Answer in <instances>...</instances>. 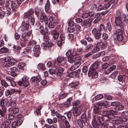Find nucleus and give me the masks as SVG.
<instances>
[{"instance_id":"f257e3e1","label":"nucleus","mask_w":128,"mask_h":128,"mask_svg":"<svg viewBox=\"0 0 128 128\" xmlns=\"http://www.w3.org/2000/svg\"><path fill=\"white\" fill-rule=\"evenodd\" d=\"M102 114L103 116L101 117L102 119V121L103 122L108 121L112 119V122L113 123L119 124L123 122H126L127 120V119L126 118H120L114 116L110 114L108 111H103Z\"/></svg>"},{"instance_id":"f03ea898","label":"nucleus","mask_w":128,"mask_h":128,"mask_svg":"<svg viewBox=\"0 0 128 128\" xmlns=\"http://www.w3.org/2000/svg\"><path fill=\"white\" fill-rule=\"evenodd\" d=\"M18 6V5H17L14 1L12 2L11 4L8 1L6 2L5 5V14L7 15H10L14 10L17 9Z\"/></svg>"},{"instance_id":"7ed1b4c3","label":"nucleus","mask_w":128,"mask_h":128,"mask_svg":"<svg viewBox=\"0 0 128 128\" xmlns=\"http://www.w3.org/2000/svg\"><path fill=\"white\" fill-rule=\"evenodd\" d=\"M102 120L101 117L98 115H95L92 121V126L94 128H98Z\"/></svg>"},{"instance_id":"20e7f679","label":"nucleus","mask_w":128,"mask_h":128,"mask_svg":"<svg viewBox=\"0 0 128 128\" xmlns=\"http://www.w3.org/2000/svg\"><path fill=\"white\" fill-rule=\"evenodd\" d=\"M10 103L7 98L2 99L0 102V104L3 113L6 114V107H8L10 105Z\"/></svg>"},{"instance_id":"39448f33","label":"nucleus","mask_w":128,"mask_h":128,"mask_svg":"<svg viewBox=\"0 0 128 128\" xmlns=\"http://www.w3.org/2000/svg\"><path fill=\"white\" fill-rule=\"evenodd\" d=\"M100 61L98 60L94 62L92 65L90 67V69L89 70L88 75V76H90L94 71H96L98 65L100 64Z\"/></svg>"},{"instance_id":"423d86ee","label":"nucleus","mask_w":128,"mask_h":128,"mask_svg":"<svg viewBox=\"0 0 128 128\" xmlns=\"http://www.w3.org/2000/svg\"><path fill=\"white\" fill-rule=\"evenodd\" d=\"M119 15L116 12L115 16V23L116 26H120L122 29H124V25L120 18Z\"/></svg>"},{"instance_id":"0eeeda50","label":"nucleus","mask_w":128,"mask_h":128,"mask_svg":"<svg viewBox=\"0 0 128 128\" xmlns=\"http://www.w3.org/2000/svg\"><path fill=\"white\" fill-rule=\"evenodd\" d=\"M121 19L124 26L126 25L128 23V15L121 12L119 11H116Z\"/></svg>"},{"instance_id":"6e6552de","label":"nucleus","mask_w":128,"mask_h":128,"mask_svg":"<svg viewBox=\"0 0 128 128\" xmlns=\"http://www.w3.org/2000/svg\"><path fill=\"white\" fill-rule=\"evenodd\" d=\"M92 32L95 38L97 40H99L100 38L102 32L100 29H97L96 28H94L92 30Z\"/></svg>"},{"instance_id":"1a4fd4ad","label":"nucleus","mask_w":128,"mask_h":128,"mask_svg":"<svg viewBox=\"0 0 128 128\" xmlns=\"http://www.w3.org/2000/svg\"><path fill=\"white\" fill-rule=\"evenodd\" d=\"M66 54L68 61L69 63L72 64L74 63L75 61L74 59V56L71 54L70 50H68L66 53Z\"/></svg>"},{"instance_id":"9d476101","label":"nucleus","mask_w":128,"mask_h":128,"mask_svg":"<svg viewBox=\"0 0 128 128\" xmlns=\"http://www.w3.org/2000/svg\"><path fill=\"white\" fill-rule=\"evenodd\" d=\"M66 59L63 56H59L57 58L58 62L60 63V64L63 66H66Z\"/></svg>"},{"instance_id":"9b49d317","label":"nucleus","mask_w":128,"mask_h":128,"mask_svg":"<svg viewBox=\"0 0 128 128\" xmlns=\"http://www.w3.org/2000/svg\"><path fill=\"white\" fill-rule=\"evenodd\" d=\"M82 110V107L81 106L78 108L75 107L74 110L73 114L74 115L76 114V116H79L81 113Z\"/></svg>"},{"instance_id":"f8f14e48","label":"nucleus","mask_w":128,"mask_h":128,"mask_svg":"<svg viewBox=\"0 0 128 128\" xmlns=\"http://www.w3.org/2000/svg\"><path fill=\"white\" fill-rule=\"evenodd\" d=\"M40 20L42 22H44L45 24H48V20L46 16L44 14L41 13V14Z\"/></svg>"},{"instance_id":"ddd939ff","label":"nucleus","mask_w":128,"mask_h":128,"mask_svg":"<svg viewBox=\"0 0 128 128\" xmlns=\"http://www.w3.org/2000/svg\"><path fill=\"white\" fill-rule=\"evenodd\" d=\"M29 78L26 76H24L22 80L23 83V86L25 87L28 86L29 84L28 81Z\"/></svg>"},{"instance_id":"4468645a","label":"nucleus","mask_w":128,"mask_h":128,"mask_svg":"<svg viewBox=\"0 0 128 128\" xmlns=\"http://www.w3.org/2000/svg\"><path fill=\"white\" fill-rule=\"evenodd\" d=\"M22 28L21 29V30L24 31L26 30H28L29 27V23L28 22H25L24 21H23L22 24Z\"/></svg>"},{"instance_id":"2eb2a0df","label":"nucleus","mask_w":128,"mask_h":128,"mask_svg":"<svg viewBox=\"0 0 128 128\" xmlns=\"http://www.w3.org/2000/svg\"><path fill=\"white\" fill-rule=\"evenodd\" d=\"M31 32L30 31L27 32H25L23 33L22 36V37L23 39L25 40L26 39V40L28 41V39L29 37L30 36Z\"/></svg>"},{"instance_id":"dca6fc26","label":"nucleus","mask_w":128,"mask_h":128,"mask_svg":"<svg viewBox=\"0 0 128 128\" xmlns=\"http://www.w3.org/2000/svg\"><path fill=\"white\" fill-rule=\"evenodd\" d=\"M108 104V102L105 100H103L100 102L98 104H97V107L99 108H101L102 106H105Z\"/></svg>"},{"instance_id":"f3484780","label":"nucleus","mask_w":128,"mask_h":128,"mask_svg":"<svg viewBox=\"0 0 128 128\" xmlns=\"http://www.w3.org/2000/svg\"><path fill=\"white\" fill-rule=\"evenodd\" d=\"M72 98L70 97L67 99V101L64 104H62V105L64 107H68L70 106V101L72 100Z\"/></svg>"},{"instance_id":"a211bd4d","label":"nucleus","mask_w":128,"mask_h":128,"mask_svg":"<svg viewBox=\"0 0 128 128\" xmlns=\"http://www.w3.org/2000/svg\"><path fill=\"white\" fill-rule=\"evenodd\" d=\"M34 12L32 9H30L28 12H27L24 15V18H28V19L30 18V16Z\"/></svg>"},{"instance_id":"6ab92c4d","label":"nucleus","mask_w":128,"mask_h":128,"mask_svg":"<svg viewBox=\"0 0 128 128\" xmlns=\"http://www.w3.org/2000/svg\"><path fill=\"white\" fill-rule=\"evenodd\" d=\"M5 8L3 7V8L0 7V18H2L4 16L5 14Z\"/></svg>"},{"instance_id":"aec40b11","label":"nucleus","mask_w":128,"mask_h":128,"mask_svg":"<svg viewBox=\"0 0 128 128\" xmlns=\"http://www.w3.org/2000/svg\"><path fill=\"white\" fill-rule=\"evenodd\" d=\"M96 106L97 104L96 108L94 109L93 112L96 114H98V115H100L102 114L103 111H101L100 110V108H99Z\"/></svg>"},{"instance_id":"412c9836","label":"nucleus","mask_w":128,"mask_h":128,"mask_svg":"<svg viewBox=\"0 0 128 128\" xmlns=\"http://www.w3.org/2000/svg\"><path fill=\"white\" fill-rule=\"evenodd\" d=\"M81 59V57L80 56L76 57L74 60L75 61L74 64H77L78 66H80L81 64L80 62Z\"/></svg>"},{"instance_id":"4be33fe9","label":"nucleus","mask_w":128,"mask_h":128,"mask_svg":"<svg viewBox=\"0 0 128 128\" xmlns=\"http://www.w3.org/2000/svg\"><path fill=\"white\" fill-rule=\"evenodd\" d=\"M42 35L44 36L43 40L45 42H47L49 40L48 32H46L44 34Z\"/></svg>"},{"instance_id":"5701e85b","label":"nucleus","mask_w":128,"mask_h":128,"mask_svg":"<svg viewBox=\"0 0 128 128\" xmlns=\"http://www.w3.org/2000/svg\"><path fill=\"white\" fill-rule=\"evenodd\" d=\"M50 3L48 0L47 1L46 4L45 6V10L46 12H50Z\"/></svg>"},{"instance_id":"b1692460","label":"nucleus","mask_w":128,"mask_h":128,"mask_svg":"<svg viewBox=\"0 0 128 128\" xmlns=\"http://www.w3.org/2000/svg\"><path fill=\"white\" fill-rule=\"evenodd\" d=\"M35 12L37 16H39L40 14V15H41V14L42 13L41 10L38 7H36V8L35 10Z\"/></svg>"},{"instance_id":"393cba45","label":"nucleus","mask_w":128,"mask_h":128,"mask_svg":"<svg viewBox=\"0 0 128 128\" xmlns=\"http://www.w3.org/2000/svg\"><path fill=\"white\" fill-rule=\"evenodd\" d=\"M93 45L91 44H89L86 46L84 48V50L86 52H88L93 48Z\"/></svg>"},{"instance_id":"a878e982","label":"nucleus","mask_w":128,"mask_h":128,"mask_svg":"<svg viewBox=\"0 0 128 128\" xmlns=\"http://www.w3.org/2000/svg\"><path fill=\"white\" fill-rule=\"evenodd\" d=\"M28 41L26 40V39H23L21 40L20 44L21 46L22 47L25 46Z\"/></svg>"},{"instance_id":"bb28decb","label":"nucleus","mask_w":128,"mask_h":128,"mask_svg":"<svg viewBox=\"0 0 128 128\" xmlns=\"http://www.w3.org/2000/svg\"><path fill=\"white\" fill-rule=\"evenodd\" d=\"M97 46L100 47L102 49H104L105 48V44L102 42H100L98 43L97 44Z\"/></svg>"},{"instance_id":"cd10ccee","label":"nucleus","mask_w":128,"mask_h":128,"mask_svg":"<svg viewBox=\"0 0 128 128\" xmlns=\"http://www.w3.org/2000/svg\"><path fill=\"white\" fill-rule=\"evenodd\" d=\"M123 34L122 30L120 29H117L115 32V34H116V36L122 35Z\"/></svg>"},{"instance_id":"c85d7f7f","label":"nucleus","mask_w":128,"mask_h":128,"mask_svg":"<svg viewBox=\"0 0 128 128\" xmlns=\"http://www.w3.org/2000/svg\"><path fill=\"white\" fill-rule=\"evenodd\" d=\"M124 108L123 106H122L120 104L117 107H115L114 109L117 110H122Z\"/></svg>"},{"instance_id":"c756f323","label":"nucleus","mask_w":128,"mask_h":128,"mask_svg":"<svg viewBox=\"0 0 128 128\" xmlns=\"http://www.w3.org/2000/svg\"><path fill=\"white\" fill-rule=\"evenodd\" d=\"M81 119L82 122L84 123L86 121V115L84 114H83L81 116Z\"/></svg>"},{"instance_id":"7c9ffc66","label":"nucleus","mask_w":128,"mask_h":128,"mask_svg":"<svg viewBox=\"0 0 128 128\" xmlns=\"http://www.w3.org/2000/svg\"><path fill=\"white\" fill-rule=\"evenodd\" d=\"M79 66H78L77 64H74L71 67L69 68V69L71 71H72L78 68Z\"/></svg>"},{"instance_id":"2f4dec72","label":"nucleus","mask_w":128,"mask_h":128,"mask_svg":"<svg viewBox=\"0 0 128 128\" xmlns=\"http://www.w3.org/2000/svg\"><path fill=\"white\" fill-rule=\"evenodd\" d=\"M68 95L67 93H63L60 94L58 96L59 99L60 100L65 98L68 96Z\"/></svg>"},{"instance_id":"473e14b6","label":"nucleus","mask_w":128,"mask_h":128,"mask_svg":"<svg viewBox=\"0 0 128 128\" xmlns=\"http://www.w3.org/2000/svg\"><path fill=\"white\" fill-rule=\"evenodd\" d=\"M0 51L3 53H7L8 52V50L6 47H4L0 49Z\"/></svg>"},{"instance_id":"72a5a7b5","label":"nucleus","mask_w":128,"mask_h":128,"mask_svg":"<svg viewBox=\"0 0 128 128\" xmlns=\"http://www.w3.org/2000/svg\"><path fill=\"white\" fill-rule=\"evenodd\" d=\"M120 104V103L118 102H112L111 103L112 106H115V107H117Z\"/></svg>"},{"instance_id":"f704fd0d","label":"nucleus","mask_w":128,"mask_h":128,"mask_svg":"<svg viewBox=\"0 0 128 128\" xmlns=\"http://www.w3.org/2000/svg\"><path fill=\"white\" fill-rule=\"evenodd\" d=\"M5 114H4L3 113V110H2L0 109V116H1V121H2L3 122V120L5 119V118L4 117V115Z\"/></svg>"},{"instance_id":"c9c22d12","label":"nucleus","mask_w":128,"mask_h":128,"mask_svg":"<svg viewBox=\"0 0 128 128\" xmlns=\"http://www.w3.org/2000/svg\"><path fill=\"white\" fill-rule=\"evenodd\" d=\"M100 50V48L98 47L97 46V45L96 46L94 47L93 49L92 50V52L93 54L94 53H96L98 51Z\"/></svg>"},{"instance_id":"e433bc0d","label":"nucleus","mask_w":128,"mask_h":128,"mask_svg":"<svg viewBox=\"0 0 128 128\" xmlns=\"http://www.w3.org/2000/svg\"><path fill=\"white\" fill-rule=\"evenodd\" d=\"M33 50L34 52H40V46L39 45H37L35 46Z\"/></svg>"},{"instance_id":"4c0bfd02","label":"nucleus","mask_w":128,"mask_h":128,"mask_svg":"<svg viewBox=\"0 0 128 128\" xmlns=\"http://www.w3.org/2000/svg\"><path fill=\"white\" fill-rule=\"evenodd\" d=\"M85 38L88 42H92L93 40L92 38L90 37L88 35H86V36Z\"/></svg>"},{"instance_id":"58836bf2","label":"nucleus","mask_w":128,"mask_h":128,"mask_svg":"<svg viewBox=\"0 0 128 128\" xmlns=\"http://www.w3.org/2000/svg\"><path fill=\"white\" fill-rule=\"evenodd\" d=\"M38 68L39 69H41L42 70H45L44 65L40 63L38 64Z\"/></svg>"},{"instance_id":"ea45409f","label":"nucleus","mask_w":128,"mask_h":128,"mask_svg":"<svg viewBox=\"0 0 128 128\" xmlns=\"http://www.w3.org/2000/svg\"><path fill=\"white\" fill-rule=\"evenodd\" d=\"M89 22L88 20H84L82 22L81 26H86L88 24Z\"/></svg>"},{"instance_id":"a19ab883","label":"nucleus","mask_w":128,"mask_h":128,"mask_svg":"<svg viewBox=\"0 0 128 128\" xmlns=\"http://www.w3.org/2000/svg\"><path fill=\"white\" fill-rule=\"evenodd\" d=\"M103 97V96L101 94H98L95 97L96 100H98L102 99Z\"/></svg>"},{"instance_id":"79ce46f5","label":"nucleus","mask_w":128,"mask_h":128,"mask_svg":"<svg viewBox=\"0 0 128 128\" xmlns=\"http://www.w3.org/2000/svg\"><path fill=\"white\" fill-rule=\"evenodd\" d=\"M92 72V78H93L94 79L97 78L98 76V73L96 71H94V72Z\"/></svg>"},{"instance_id":"37998d69","label":"nucleus","mask_w":128,"mask_h":128,"mask_svg":"<svg viewBox=\"0 0 128 128\" xmlns=\"http://www.w3.org/2000/svg\"><path fill=\"white\" fill-rule=\"evenodd\" d=\"M106 28L108 29V31L110 32L112 30V27L111 24L109 22H108L106 24Z\"/></svg>"},{"instance_id":"c03bdc74","label":"nucleus","mask_w":128,"mask_h":128,"mask_svg":"<svg viewBox=\"0 0 128 128\" xmlns=\"http://www.w3.org/2000/svg\"><path fill=\"white\" fill-rule=\"evenodd\" d=\"M1 83L2 86L6 88L8 85L7 83L3 80H2L1 81Z\"/></svg>"},{"instance_id":"a18cd8bd","label":"nucleus","mask_w":128,"mask_h":128,"mask_svg":"<svg viewBox=\"0 0 128 128\" xmlns=\"http://www.w3.org/2000/svg\"><path fill=\"white\" fill-rule=\"evenodd\" d=\"M77 75V73L76 71L72 72L69 74V76L71 77H74Z\"/></svg>"},{"instance_id":"49530a36","label":"nucleus","mask_w":128,"mask_h":128,"mask_svg":"<svg viewBox=\"0 0 128 128\" xmlns=\"http://www.w3.org/2000/svg\"><path fill=\"white\" fill-rule=\"evenodd\" d=\"M101 127L102 128H108V124L104 122H101Z\"/></svg>"},{"instance_id":"de8ad7c7","label":"nucleus","mask_w":128,"mask_h":128,"mask_svg":"<svg viewBox=\"0 0 128 128\" xmlns=\"http://www.w3.org/2000/svg\"><path fill=\"white\" fill-rule=\"evenodd\" d=\"M111 4H110V3H107L104 4L103 6V10H106L108 9L110 5Z\"/></svg>"},{"instance_id":"09e8293b","label":"nucleus","mask_w":128,"mask_h":128,"mask_svg":"<svg viewBox=\"0 0 128 128\" xmlns=\"http://www.w3.org/2000/svg\"><path fill=\"white\" fill-rule=\"evenodd\" d=\"M54 23L53 22H49L48 27L50 29L54 28Z\"/></svg>"},{"instance_id":"8fccbe9b","label":"nucleus","mask_w":128,"mask_h":128,"mask_svg":"<svg viewBox=\"0 0 128 128\" xmlns=\"http://www.w3.org/2000/svg\"><path fill=\"white\" fill-rule=\"evenodd\" d=\"M56 71L55 69H50L48 70L49 74L51 75L55 74Z\"/></svg>"},{"instance_id":"3c124183","label":"nucleus","mask_w":128,"mask_h":128,"mask_svg":"<svg viewBox=\"0 0 128 128\" xmlns=\"http://www.w3.org/2000/svg\"><path fill=\"white\" fill-rule=\"evenodd\" d=\"M40 32L42 34H44L45 33L44 31V27L42 26H41L39 28Z\"/></svg>"},{"instance_id":"603ef678","label":"nucleus","mask_w":128,"mask_h":128,"mask_svg":"<svg viewBox=\"0 0 128 128\" xmlns=\"http://www.w3.org/2000/svg\"><path fill=\"white\" fill-rule=\"evenodd\" d=\"M41 108V106H40L38 107V108L36 109V114L37 115H40L41 114L40 110Z\"/></svg>"},{"instance_id":"864d4df0","label":"nucleus","mask_w":128,"mask_h":128,"mask_svg":"<svg viewBox=\"0 0 128 128\" xmlns=\"http://www.w3.org/2000/svg\"><path fill=\"white\" fill-rule=\"evenodd\" d=\"M14 63L13 62H10L6 63L5 66L6 67H9L14 65Z\"/></svg>"},{"instance_id":"5fc2aeb1","label":"nucleus","mask_w":128,"mask_h":128,"mask_svg":"<svg viewBox=\"0 0 128 128\" xmlns=\"http://www.w3.org/2000/svg\"><path fill=\"white\" fill-rule=\"evenodd\" d=\"M116 36L119 42L122 41L123 39L122 35Z\"/></svg>"},{"instance_id":"6e6d98bb","label":"nucleus","mask_w":128,"mask_h":128,"mask_svg":"<svg viewBox=\"0 0 128 128\" xmlns=\"http://www.w3.org/2000/svg\"><path fill=\"white\" fill-rule=\"evenodd\" d=\"M118 73V72L117 71H114L111 75V77L112 78H114L117 76Z\"/></svg>"},{"instance_id":"4d7b16f0","label":"nucleus","mask_w":128,"mask_h":128,"mask_svg":"<svg viewBox=\"0 0 128 128\" xmlns=\"http://www.w3.org/2000/svg\"><path fill=\"white\" fill-rule=\"evenodd\" d=\"M77 123L78 126L80 128L83 127V124L82 120L80 119H78L77 121Z\"/></svg>"},{"instance_id":"13d9d810","label":"nucleus","mask_w":128,"mask_h":128,"mask_svg":"<svg viewBox=\"0 0 128 128\" xmlns=\"http://www.w3.org/2000/svg\"><path fill=\"white\" fill-rule=\"evenodd\" d=\"M25 66V64L24 63H20L18 65V67L19 68H22Z\"/></svg>"},{"instance_id":"bf43d9fd","label":"nucleus","mask_w":128,"mask_h":128,"mask_svg":"<svg viewBox=\"0 0 128 128\" xmlns=\"http://www.w3.org/2000/svg\"><path fill=\"white\" fill-rule=\"evenodd\" d=\"M108 112L110 114L113 116V115H116L118 114V112L117 111L114 110H109Z\"/></svg>"},{"instance_id":"052dcab7","label":"nucleus","mask_w":128,"mask_h":128,"mask_svg":"<svg viewBox=\"0 0 128 128\" xmlns=\"http://www.w3.org/2000/svg\"><path fill=\"white\" fill-rule=\"evenodd\" d=\"M100 29L101 30H104V31L106 32H108V30L106 29H105V26L102 24H100Z\"/></svg>"},{"instance_id":"680f3d73","label":"nucleus","mask_w":128,"mask_h":128,"mask_svg":"<svg viewBox=\"0 0 128 128\" xmlns=\"http://www.w3.org/2000/svg\"><path fill=\"white\" fill-rule=\"evenodd\" d=\"M108 37V35L106 33H103L102 34V38L104 40H106Z\"/></svg>"},{"instance_id":"e2e57ef3","label":"nucleus","mask_w":128,"mask_h":128,"mask_svg":"<svg viewBox=\"0 0 128 128\" xmlns=\"http://www.w3.org/2000/svg\"><path fill=\"white\" fill-rule=\"evenodd\" d=\"M13 113L14 114L18 113L19 112V110L17 108H14L12 110Z\"/></svg>"},{"instance_id":"0e129e2a","label":"nucleus","mask_w":128,"mask_h":128,"mask_svg":"<svg viewBox=\"0 0 128 128\" xmlns=\"http://www.w3.org/2000/svg\"><path fill=\"white\" fill-rule=\"evenodd\" d=\"M36 44V42L34 40L30 41L29 42V45L31 46H33L35 45Z\"/></svg>"},{"instance_id":"69168bd1","label":"nucleus","mask_w":128,"mask_h":128,"mask_svg":"<svg viewBox=\"0 0 128 128\" xmlns=\"http://www.w3.org/2000/svg\"><path fill=\"white\" fill-rule=\"evenodd\" d=\"M97 7V5L95 4H92L91 5V8L93 10H96Z\"/></svg>"},{"instance_id":"338daca9","label":"nucleus","mask_w":128,"mask_h":128,"mask_svg":"<svg viewBox=\"0 0 128 128\" xmlns=\"http://www.w3.org/2000/svg\"><path fill=\"white\" fill-rule=\"evenodd\" d=\"M75 28L76 30L78 31H82V30H81V27L80 25L77 24H75Z\"/></svg>"},{"instance_id":"774afa93","label":"nucleus","mask_w":128,"mask_h":128,"mask_svg":"<svg viewBox=\"0 0 128 128\" xmlns=\"http://www.w3.org/2000/svg\"><path fill=\"white\" fill-rule=\"evenodd\" d=\"M121 115L124 117L126 116H128V112L124 111L122 112Z\"/></svg>"}]
</instances>
